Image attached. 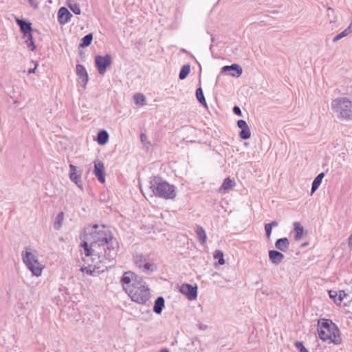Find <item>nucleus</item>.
<instances>
[{
  "instance_id": "8",
  "label": "nucleus",
  "mask_w": 352,
  "mask_h": 352,
  "mask_svg": "<svg viewBox=\"0 0 352 352\" xmlns=\"http://www.w3.org/2000/svg\"><path fill=\"white\" fill-rule=\"evenodd\" d=\"M37 32L32 28V23L29 21L23 20V41L27 44V47L34 51L36 45L33 39V32Z\"/></svg>"
},
{
  "instance_id": "37",
  "label": "nucleus",
  "mask_w": 352,
  "mask_h": 352,
  "mask_svg": "<svg viewBox=\"0 0 352 352\" xmlns=\"http://www.w3.org/2000/svg\"><path fill=\"white\" fill-rule=\"evenodd\" d=\"M30 6L33 8L34 10H37L38 6V0H28Z\"/></svg>"
},
{
  "instance_id": "18",
  "label": "nucleus",
  "mask_w": 352,
  "mask_h": 352,
  "mask_svg": "<svg viewBox=\"0 0 352 352\" xmlns=\"http://www.w3.org/2000/svg\"><path fill=\"white\" fill-rule=\"evenodd\" d=\"M289 246V241L286 237L279 239L275 243V248L282 252H286Z\"/></svg>"
},
{
  "instance_id": "10",
  "label": "nucleus",
  "mask_w": 352,
  "mask_h": 352,
  "mask_svg": "<svg viewBox=\"0 0 352 352\" xmlns=\"http://www.w3.org/2000/svg\"><path fill=\"white\" fill-rule=\"evenodd\" d=\"M180 292L185 295L190 300H195L197 296V287L184 283L179 288Z\"/></svg>"
},
{
  "instance_id": "3",
  "label": "nucleus",
  "mask_w": 352,
  "mask_h": 352,
  "mask_svg": "<svg viewBox=\"0 0 352 352\" xmlns=\"http://www.w3.org/2000/svg\"><path fill=\"white\" fill-rule=\"evenodd\" d=\"M318 333L320 338L329 343L339 344L342 339L338 327L331 320L320 319L318 322Z\"/></svg>"
},
{
  "instance_id": "42",
  "label": "nucleus",
  "mask_w": 352,
  "mask_h": 352,
  "mask_svg": "<svg viewBox=\"0 0 352 352\" xmlns=\"http://www.w3.org/2000/svg\"><path fill=\"white\" fill-rule=\"evenodd\" d=\"M268 224H270L272 228V227H276L278 225V222L276 221H273L271 223H269Z\"/></svg>"
},
{
  "instance_id": "41",
  "label": "nucleus",
  "mask_w": 352,
  "mask_h": 352,
  "mask_svg": "<svg viewBox=\"0 0 352 352\" xmlns=\"http://www.w3.org/2000/svg\"><path fill=\"white\" fill-rule=\"evenodd\" d=\"M348 246L351 250H352V234L349 236L348 239Z\"/></svg>"
},
{
  "instance_id": "20",
  "label": "nucleus",
  "mask_w": 352,
  "mask_h": 352,
  "mask_svg": "<svg viewBox=\"0 0 352 352\" xmlns=\"http://www.w3.org/2000/svg\"><path fill=\"white\" fill-rule=\"evenodd\" d=\"M294 228L295 230L294 239L296 241H299L302 237L304 228L298 221L294 223Z\"/></svg>"
},
{
  "instance_id": "30",
  "label": "nucleus",
  "mask_w": 352,
  "mask_h": 352,
  "mask_svg": "<svg viewBox=\"0 0 352 352\" xmlns=\"http://www.w3.org/2000/svg\"><path fill=\"white\" fill-rule=\"evenodd\" d=\"M196 97H197V99L198 100V101L201 104H202L203 105L206 107V105H207L205 97L204 96L203 91H202L201 88L199 87L196 90Z\"/></svg>"
},
{
  "instance_id": "7",
  "label": "nucleus",
  "mask_w": 352,
  "mask_h": 352,
  "mask_svg": "<svg viewBox=\"0 0 352 352\" xmlns=\"http://www.w3.org/2000/svg\"><path fill=\"white\" fill-rule=\"evenodd\" d=\"M133 261L135 265L144 273L152 272L156 270L153 263L149 261L148 256L140 254L133 256Z\"/></svg>"
},
{
  "instance_id": "17",
  "label": "nucleus",
  "mask_w": 352,
  "mask_h": 352,
  "mask_svg": "<svg viewBox=\"0 0 352 352\" xmlns=\"http://www.w3.org/2000/svg\"><path fill=\"white\" fill-rule=\"evenodd\" d=\"M76 74L80 80V82L83 83L85 86L88 81V74L85 67L82 65L78 64L76 65Z\"/></svg>"
},
{
  "instance_id": "46",
  "label": "nucleus",
  "mask_w": 352,
  "mask_h": 352,
  "mask_svg": "<svg viewBox=\"0 0 352 352\" xmlns=\"http://www.w3.org/2000/svg\"><path fill=\"white\" fill-rule=\"evenodd\" d=\"M141 192L144 195V193L142 190H141Z\"/></svg>"
},
{
  "instance_id": "4",
  "label": "nucleus",
  "mask_w": 352,
  "mask_h": 352,
  "mask_svg": "<svg viewBox=\"0 0 352 352\" xmlns=\"http://www.w3.org/2000/svg\"><path fill=\"white\" fill-rule=\"evenodd\" d=\"M150 188L154 195L161 198L172 199L176 197L175 187L160 177L151 179Z\"/></svg>"
},
{
  "instance_id": "9",
  "label": "nucleus",
  "mask_w": 352,
  "mask_h": 352,
  "mask_svg": "<svg viewBox=\"0 0 352 352\" xmlns=\"http://www.w3.org/2000/svg\"><path fill=\"white\" fill-rule=\"evenodd\" d=\"M95 63L100 74L103 75L107 70V68L111 65V56L110 54L105 56H96L95 58Z\"/></svg>"
},
{
  "instance_id": "15",
  "label": "nucleus",
  "mask_w": 352,
  "mask_h": 352,
  "mask_svg": "<svg viewBox=\"0 0 352 352\" xmlns=\"http://www.w3.org/2000/svg\"><path fill=\"white\" fill-rule=\"evenodd\" d=\"M70 173L69 178L79 188H82V181L80 179V173H77L76 166L73 164L69 165Z\"/></svg>"
},
{
  "instance_id": "13",
  "label": "nucleus",
  "mask_w": 352,
  "mask_h": 352,
  "mask_svg": "<svg viewBox=\"0 0 352 352\" xmlns=\"http://www.w3.org/2000/svg\"><path fill=\"white\" fill-rule=\"evenodd\" d=\"M104 167L103 163L101 162H95L94 164V174L96 177L98 178L100 182L102 184L105 182V176H104Z\"/></svg>"
},
{
  "instance_id": "35",
  "label": "nucleus",
  "mask_w": 352,
  "mask_h": 352,
  "mask_svg": "<svg viewBox=\"0 0 352 352\" xmlns=\"http://www.w3.org/2000/svg\"><path fill=\"white\" fill-rule=\"evenodd\" d=\"M347 296H348L347 294L344 290H340L338 292V300H339V304Z\"/></svg>"
},
{
  "instance_id": "24",
  "label": "nucleus",
  "mask_w": 352,
  "mask_h": 352,
  "mask_svg": "<svg viewBox=\"0 0 352 352\" xmlns=\"http://www.w3.org/2000/svg\"><path fill=\"white\" fill-rule=\"evenodd\" d=\"M109 140V134L105 130L98 132L97 135V142L100 145L105 144Z\"/></svg>"
},
{
  "instance_id": "27",
  "label": "nucleus",
  "mask_w": 352,
  "mask_h": 352,
  "mask_svg": "<svg viewBox=\"0 0 352 352\" xmlns=\"http://www.w3.org/2000/svg\"><path fill=\"white\" fill-rule=\"evenodd\" d=\"M64 219V213L60 212L58 213L55 219V221L54 223V228L55 230H59L62 226L63 221Z\"/></svg>"
},
{
  "instance_id": "14",
  "label": "nucleus",
  "mask_w": 352,
  "mask_h": 352,
  "mask_svg": "<svg viewBox=\"0 0 352 352\" xmlns=\"http://www.w3.org/2000/svg\"><path fill=\"white\" fill-rule=\"evenodd\" d=\"M234 72L230 73V75L234 77H239L243 72L241 67L237 64H232L231 65H226L222 67L221 72Z\"/></svg>"
},
{
  "instance_id": "21",
  "label": "nucleus",
  "mask_w": 352,
  "mask_h": 352,
  "mask_svg": "<svg viewBox=\"0 0 352 352\" xmlns=\"http://www.w3.org/2000/svg\"><path fill=\"white\" fill-rule=\"evenodd\" d=\"M196 233L200 243L201 245H204L207 239V236L205 230L201 226H197Z\"/></svg>"
},
{
  "instance_id": "38",
  "label": "nucleus",
  "mask_w": 352,
  "mask_h": 352,
  "mask_svg": "<svg viewBox=\"0 0 352 352\" xmlns=\"http://www.w3.org/2000/svg\"><path fill=\"white\" fill-rule=\"evenodd\" d=\"M80 270L82 272H86L87 274H90V275H92L94 272V270H92L91 269H89L87 267H82L80 268Z\"/></svg>"
},
{
  "instance_id": "16",
  "label": "nucleus",
  "mask_w": 352,
  "mask_h": 352,
  "mask_svg": "<svg viewBox=\"0 0 352 352\" xmlns=\"http://www.w3.org/2000/svg\"><path fill=\"white\" fill-rule=\"evenodd\" d=\"M284 255L277 250H270L269 251V258L271 262L275 265L280 264L284 259Z\"/></svg>"
},
{
  "instance_id": "12",
  "label": "nucleus",
  "mask_w": 352,
  "mask_h": 352,
  "mask_svg": "<svg viewBox=\"0 0 352 352\" xmlns=\"http://www.w3.org/2000/svg\"><path fill=\"white\" fill-rule=\"evenodd\" d=\"M72 17V14L69 12V11L65 7H61L58 12V21L60 24L64 25L68 23L71 18Z\"/></svg>"
},
{
  "instance_id": "33",
  "label": "nucleus",
  "mask_w": 352,
  "mask_h": 352,
  "mask_svg": "<svg viewBox=\"0 0 352 352\" xmlns=\"http://www.w3.org/2000/svg\"><path fill=\"white\" fill-rule=\"evenodd\" d=\"M329 297L332 298L336 303H339V300H338V293L336 291H329Z\"/></svg>"
},
{
  "instance_id": "2",
  "label": "nucleus",
  "mask_w": 352,
  "mask_h": 352,
  "mask_svg": "<svg viewBox=\"0 0 352 352\" xmlns=\"http://www.w3.org/2000/svg\"><path fill=\"white\" fill-rule=\"evenodd\" d=\"M121 282L124 290L133 301L144 304L149 300L150 292L145 282L133 272L131 271L125 272L121 278Z\"/></svg>"
},
{
  "instance_id": "31",
  "label": "nucleus",
  "mask_w": 352,
  "mask_h": 352,
  "mask_svg": "<svg viewBox=\"0 0 352 352\" xmlns=\"http://www.w3.org/2000/svg\"><path fill=\"white\" fill-rule=\"evenodd\" d=\"M214 258L215 259H218V263L219 265H223L225 263V260L223 258V254L220 250H216L214 252Z\"/></svg>"
},
{
  "instance_id": "1",
  "label": "nucleus",
  "mask_w": 352,
  "mask_h": 352,
  "mask_svg": "<svg viewBox=\"0 0 352 352\" xmlns=\"http://www.w3.org/2000/svg\"><path fill=\"white\" fill-rule=\"evenodd\" d=\"M84 248L83 260L89 265L100 268V263L111 262L117 255V243L110 230L104 225L95 224L85 228L80 236Z\"/></svg>"
},
{
  "instance_id": "32",
  "label": "nucleus",
  "mask_w": 352,
  "mask_h": 352,
  "mask_svg": "<svg viewBox=\"0 0 352 352\" xmlns=\"http://www.w3.org/2000/svg\"><path fill=\"white\" fill-rule=\"evenodd\" d=\"M69 8L76 14H80L81 12L80 6L78 3L72 2L68 4Z\"/></svg>"
},
{
  "instance_id": "43",
  "label": "nucleus",
  "mask_w": 352,
  "mask_h": 352,
  "mask_svg": "<svg viewBox=\"0 0 352 352\" xmlns=\"http://www.w3.org/2000/svg\"><path fill=\"white\" fill-rule=\"evenodd\" d=\"M36 67H37V64L36 63V64H35V66H34V67L33 69H30L28 70V73H30V74H31V73H34V71H35V69H36Z\"/></svg>"
},
{
  "instance_id": "34",
  "label": "nucleus",
  "mask_w": 352,
  "mask_h": 352,
  "mask_svg": "<svg viewBox=\"0 0 352 352\" xmlns=\"http://www.w3.org/2000/svg\"><path fill=\"white\" fill-rule=\"evenodd\" d=\"M296 347L300 350V352H309L308 350L304 346L302 342H296Z\"/></svg>"
},
{
  "instance_id": "11",
  "label": "nucleus",
  "mask_w": 352,
  "mask_h": 352,
  "mask_svg": "<svg viewBox=\"0 0 352 352\" xmlns=\"http://www.w3.org/2000/svg\"><path fill=\"white\" fill-rule=\"evenodd\" d=\"M237 126L241 129L239 136L243 140H247L250 138L251 132L247 122L243 120H239L237 122Z\"/></svg>"
},
{
  "instance_id": "29",
  "label": "nucleus",
  "mask_w": 352,
  "mask_h": 352,
  "mask_svg": "<svg viewBox=\"0 0 352 352\" xmlns=\"http://www.w3.org/2000/svg\"><path fill=\"white\" fill-rule=\"evenodd\" d=\"M133 100L136 104L143 106L145 104L146 98L142 94L138 93L133 96Z\"/></svg>"
},
{
  "instance_id": "22",
  "label": "nucleus",
  "mask_w": 352,
  "mask_h": 352,
  "mask_svg": "<svg viewBox=\"0 0 352 352\" xmlns=\"http://www.w3.org/2000/svg\"><path fill=\"white\" fill-rule=\"evenodd\" d=\"M235 186L234 181L230 179L229 177L226 178L219 188V192L223 191V192H226L228 190Z\"/></svg>"
},
{
  "instance_id": "23",
  "label": "nucleus",
  "mask_w": 352,
  "mask_h": 352,
  "mask_svg": "<svg viewBox=\"0 0 352 352\" xmlns=\"http://www.w3.org/2000/svg\"><path fill=\"white\" fill-rule=\"evenodd\" d=\"M351 33H352V21H351V23H350V25L344 30H343L340 34H337L333 38V42L336 43L337 41H338L341 38L348 36Z\"/></svg>"
},
{
  "instance_id": "6",
  "label": "nucleus",
  "mask_w": 352,
  "mask_h": 352,
  "mask_svg": "<svg viewBox=\"0 0 352 352\" xmlns=\"http://www.w3.org/2000/svg\"><path fill=\"white\" fill-rule=\"evenodd\" d=\"M23 263L33 275L36 276L41 275L43 265L38 261V254L36 251H26L25 256L23 257Z\"/></svg>"
},
{
  "instance_id": "19",
  "label": "nucleus",
  "mask_w": 352,
  "mask_h": 352,
  "mask_svg": "<svg viewBox=\"0 0 352 352\" xmlns=\"http://www.w3.org/2000/svg\"><path fill=\"white\" fill-rule=\"evenodd\" d=\"M164 302L165 301L163 297H158L155 301L153 311L157 314H160L164 307Z\"/></svg>"
},
{
  "instance_id": "44",
  "label": "nucleus",
  "mask_w": 352,
  "mask_h": 352,
  "mask_svg": "<svg viewBox=\"0 0 352 352\" xmlns=\"http://www.w3.org/2000/svg\"><path fill=\"white\" fill-rule=\"evenodd\" d=\"M140 138L142 142H144L146 138V136L144 134L142 133L140 135Z\"/></svg>"
},
{
  "instance_id": "36",
  "label": "nucleus",
  "mask_w": 352,
  "mask_h": 352,
  "mask_svg": "<svg viewBox=\"0 0 352 352\" xmlns=\"http://www.w3.org/2000/svg\"><path fill=\"white\" fill-rule=\"evenodd\" d=\"M272 228L270 226V224H265V232H266V236L268 239L270 238V236H271V234H272Z\"/></svg>"
},
{
  "instance_id": "39",
  "label": "nucleus",
  "mask_w": 352,
  "mask_h": 352,
  "mask_svg": "<svg viewBox=\"0 0 352 352\" xmlns=\"http://www.w3.org/2000/svg\"><path fill=\"white\" fill-rule=\"evenodd\" d=\"M233 112L237 116H241V110L238 106H235L233 108Z\"/></svg>"
},
{
  "instance_id": "40",
  "label": "nucleus",
  "mask_w": 352,
  "mask_h": 352,
  "mask_svg": "<svg viewBox=\"0 0 352 352\" xmlns=\"http://www.w3.org/2000/svg\"><path fill=\"white\" fill-rule=\"evenodd\" d=\"M14 18L16 19V21L18 24V25L19 26L20 28V31L22 32V19H20V18H18V17H16L14 16H13Z\"/></svg>"
},
{
  "instance_id": "45",
  "label": "nucleus",
  "mask_w": 352,
  "mask_h": 352,
  "mask_svg": "<svg viewBox=\"0 0 352 352\" xmlns=\"http://www.w3.org/2000/svg\"><path fill=\"white\" fill-rule=\"evenodd\" d=\"M160 352H169L167 349L161 350Z\"/></svg>"
},
{
  "instance_id": "26",
  "label": "nucleus",
  "mask_w": 352,
  "mask_h": 352,
  "mask_svg": "<svg viewBox=\"0 0 352 352\" xmlns=\"http://www.w3.org/2000/svg\"><path fill=\"white\" fill-rule=\"evenodd\" d=\"M93 40L92 34H88L85 35L81 40V43L80 44V47H85L89 46Z\"/></svg>"
},
{
  "instance_id": "5",
  "label": "nucleus",
  "mask_w": 352,
  "mask_h": 352,
  "mask_svg": "<svg viewBox=\"0 0 352 352\" xmlns=\"http://www.w3.org/2000/svg\"><path fill=\"white\" fill-rule=\"evenodd\" d=\"M331 109L339 118L352 120V101L348 98L340 97L333 100Z\"/></svg>"
},
{
  "instance_id": "25",
  "label": "nucleus",
  "mask_w": 352,
  "mask_h": 352,
  "mask_svg": "<svg viewBox=\"0 0 352 352\" xmlns=\"http://www.w3.org/2000/svg\"><path fill=\"white\" fill-rule=\"evenodd\" d=\"M324 177V173H321L317 175V177L314 179L311 186V194L314 193L320 186L322 179Z\"/></svg>"
},
{
  "instance_id": "28",
  "label": "nucleus",
  "mask_w": 352,
  "mask_h": 352,
  "mask_svg": "<svg viewBox=\"0 0 352 352\" xmlns=\"http://www.w3.org/2000/svg\"><path fill=\"white\" fill-rule=\"evenodd\" d=\"M190 71V67L189 65H183L179 72V78L181 80L185 79L187 77V76L189 74Z\"/></svg>"
}]
</instances>
